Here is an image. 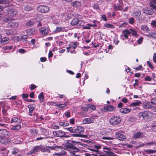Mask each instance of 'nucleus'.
I'll return each instance as SVG.
<instances>
[{
	"label": "nucleus",
	"instance_id": "55",
	"mask_svg": "<svg viewBox=\"0 0 156 156\" xmlns=\"http://www.w3.org/2000/svg\"><path fill=\"white\" fill-rule=\"evenodd\" d=\"M151 101L152 104L156 105V98H153L151 99Z\"/></svg>",
	"mask_w": 156,
	"mask_h": 156
},
{
	"label": "nucleus",
	"instance_id": "46",
	"mask_svg": "<svg viewBox=\"0 0 156 156\" xmlns=\"http://www.w3.org/2000/svg\"><path fill=\"white\" fill-rule=\"evenodd\" d=\"M66 129L70 132L72 133H75V129H73L72 127L67 128Z\"/></svg>",
	"mask_w": 156,
	"mask_h": 156
},
{
	"label": "nucleus",
	"instance_id": "38",
	"mask_svg": "<svg viewBox=\"0 0 156 156\" xmlns=\"http://www.w3.org/2000/svg\"><path fill=\"white\" fill-rule=\"evenodd\" d=\"M67 105V104L66 103H65L64 104H55V105L58 106V107L62 108L66 106Z\"/></svg>",
	"mask_w": 156,
	"mask_h": 156
},
{
	"label": "nucleus",
	"instance_id": "47",
	"mask_svg": "<svg viewBox=\"0 0 156 156\" xmlns=\"http://www.w3.org/2000/svg\"><path fill=\"white\" fill-rule=\"evenodd\" d=\"M77 43H72L71 44V47L72 48H73V49H75L76 48V47L77 45Z\"/></svg>",
	"mask_w": 156,
	"mask_h": 156
},
{
	"label": "nucleus",
	"instance_id": "19",
	"mask_svg": "<svg viewBox=\"0 0 156 156\" xmlns=\"http://www.w3.org/2000/svg\"><path fill=\"white\" fill-rule=\"evenodd\" d=\"M141 11L138 10L136 11H133L131 13V16L135 18H138L141 15Z\"/></svg>",
	"mask_w": 156,
	"mask_h": 156
},
{
	"label": "nucleus",
	"instance_id": "6",
	"mask_svg": "<svg viewBox=\"0 0 156 156\" xmlns=\"http://www.w3.org/2000/svg\"><path fill=\"white\" fill-rule=\"evenodd\" d=\"M40 33L43 36H47L49 32V28L48 27H44L39 29Z\"/></svg>",
	"mask_w": 156,
	"mask_h": 156
},
{
	"label": "nucleus",
	"instance_id": "9",
	"mask_svg": "<svg viewBox=\"0 0 156 156\" xmlns=\"http://www.w3.org/2000/svg\"><path fill=\"white\" fill-rule=\"evenodd\" d=\"M17 12V11L16 9L13 8L10 9L8 11V15L11 16H15Z\"/></svg>",
	"mask_w": 156,
	"mask_h": 156
},
{
	"label": "nucleus",
	"instance_id": "57",
	"mask_svg": "<svg viewBox=\"0 0 156 156\" xmlns=\"http://www.w3.org/2000/svg\"><path fill=\"white\" fill-rule=\"evenodd\" d=\"M151 129L153 131H156V124H154L151 126Z\"/></svg>",
	"mask_w": 156,
	"mask_h": 156
},
{
	"label": "nucleus",
	"instance_id": "1",
	"mask_svg": "<svg viewBox=\"0 0 156 156\" xmlns=\"http://www.w3.org/2000/svg\"><path fill=\"white\" fill-rule=\"evenodd\" d=\"M9 132L4 129H0V142L6 144L10 141V140L7 138L9 135Z\"/></svg>",
	"mask_w": 156,
	"mask_h": 156
},
{
	"label": "nucleus",
	"instance_id": "7",
	"mask_svg": "<svg viewBox=\"0 0 156 156\" xmlns=\"http://www.w3.org/2000/svg\"><path fill=\"white\" fill-rule=\"evenodd\" d=\"M37 9L39 12L44 13L47 12L49 10V8L46 5H39L37 7Z\"/></svg>",
	"mask_w": 156,
	"mask_h": 156
},
{
	"label": "nucleus",
	"instance_id": "53",
	"mask_svg": "<svg viewBox=\"0 0 156 156\" xmlns=\"http://www.w3.org/2000/svg\"><path fill=\"white\" fill-rule=\"evenodd\" d=\"M128 24V23L127 22H125L121 24L119 26V28H120L122 27H125Z\"/></svg>",
	"mask_w": 156,
	"mask_h": 156
},
{
	"label": "nucleus",
	"instance_id": "20",
	"mask_svg": "<svg viewBox=\"0 0 156 156\" xmlns=\"http://www.w3.org/2000/svg\"><path fill=\"white\" fill-rule=\"evenodd\" d=\"M131 109L127 108H122L120 110V112L122 113L127 114L130 112Z\"/></svg>",
	"mask_w": 156,
	"mask_h": 156
},
{
	"label": "nucleus",
	"instance_id": "61",
	"mask_svg": "<svg viewBox=\"0 0 156 156\" xmlns=\"http://www.w3.org/2000/svg\"><path fill=\"white\" fill-rule=\"evenodd\" d=\"M87 25L89 26V27H96L97 26V25L96 24H93L92 23H87Z\"/></svg>",
	"mask_w": 156,
	"mask_h": 156
},
{
	"label": "nucleus",
	"instance_id": "39",
	"mask_svg": "<svg viewBox=\"0 0 156 156\" xmlns=\"http://www.w3.org/2000/svg\"><path fill=\"white\" fill-rule=\"evenodd\" d=\"M87 107L88 108H90L91 109L94 110H95L96 108L95 105H93L87 104Z\"/></svg>",
	"mask_w": 156,
	"mask_h": 156
},
{
	"label": "nucleus",
	"instance_id": "59",
	"mask_svg": "<svg viewBox=\"0 0 156 156\" xmlns=\"http://www.w3.org/2000/svg\"><path fill=\"white\" fill-rule=\"evenodd\" d=\"M75 147L73 144L68 146V148L69 149V150H71Z\"/></svg>",
	"mask_w": 156,
	"mask_h": 156
},
{
	"label": "nucleus",
	"instance_id": "26",
	"mask_svg": "<svg viewBox=\"0 0 156 156\" xmlns=\"http://www.w3.org/2000/svg\"><path fill=\"white\" fill-rule=\"evenodd\" d=\"M72 5L74 7L78 8L81 6V3L78 1H75L73 2Z\"/></svg>",
	"mask_w": 156,
	"mask_h": 156
},
{
	"label": "nucleus",
	"instance_id": "60",
	"mask_svg": "<svg viewBox=\"0 0 156 156\" xmlns=\"http://www.w3.org/2000/svg\"><path fill=\"white\" fill-rule=\"evenodd\" d=\"M6 33L8 35H10L12 34V32L11 30H6L5 31Z\"/></svg>",
	"mask_w": 156,
	"mask_h": 156
},
{
	"label": "nucleus",
	"instance_id": "15",
	"mask_svg": "<svg viewBox=\"0 0 156 156\" xmlns=\"http://www.w3.org/2000/svg\"><path fill=\"white\" fill-rule=\"evenodd\" d=\"M94 119L93 118H88L84 119L83 121V123L84 124H90L94 122Z\"/></svg>",
	"mask_w": 156,
	"mask_h": 156
},
{
	"label": "nucleus",
	"instance_id": "42",
	"mask_svg": "<svg viewBox=\"0 0 156 156\" xmlns=\"http://www.w3.org/2000/svg\"><path fill=\"white\" fill-rule=\"evenodd\" d=\"M28 107L29 108V111L33 112L35 108V107L34 106L31 105H29L28 106Z\"/></svg>",
	"mask_w": 156,
	"mask_h": 156
},
{
	"label": "nucleus",
	"instance_id": "50",
	"mask_svg": "<svg viewBox=\"0 0 156 156\" xmlns=\"http://www.w3.org/2000/svg\"><path fill=\"white\" fill-rule=\"evenodd\" d=\"M151 24V26L156 28V20H153Z\"/></svg>",
	"mask_w": 156,
	"mask_h": 156
},
{
	"label": "nucleus",
	"instance_id": "5",
	"mask_svg": "<svg viewBox=\"0 0 156 156\" xmlns=\"http://www.w3.org/2000/svg\"><path fill=\"white\" fill-rule=\"evenodd\" d=\"M26 33L27 35H23L21 37V39L27 38V36H32L35 34L36 33V31L35 29L32 28L28 29L26 31Z\"/></svg>",
	"mask_w": 156,
	"mask_h": 156
},
{
	"label": "nucleus",
	"instance_id": "10",
	"mask_svg": "<svg viewBox=\"0 0 156 156\" xmlns=\"http://www.w3.org/2000/svg\"><path fill=\"white\" fill-rule=\"evenodd\" d=\"M152 104L151 102L145 101L142 104V107L145 109H148L152 107Z\"/></svg>",
	"mask_w": 156,
	"mask_h": 156
},
{
	"label": "nucleus",
	"instance_id": "16",
	"mask_svg": "<svg viewBox=\"0 0 156 156\" xmlns=\"http://www.w3.org/2000/svg\"><path fill=\"white\" fill-rule=\"evenodd\" d=\"M130 34H131L134 37H137L139 35L138 34L137 31L133 28H131L129 29Z\"/></svg>",
	"mask_w": 156,
	"mask_h": 156
},
{
	"label": "nucleus",
	"instance_id": "64",
	"mask_svg": "<svg viewBox=\"0 0 156 156\" xmlns=\"http://www.w3.org/2000/svg\"><path fill=\"white\" fill-rule=\"evenodd\" d=\"M85 22L83 20H80V23L79 25L80 26H83Z\"/></svg>",
	"mask_w": 156,
	"mask_h": 156
},
{
	"label": "nucleus",
	"instance_id": "40",
	"mask_svg": "<svg viewBox=\"0 0 156 156\" xmlns=\"http://www.w3.org/2000/svg\"><path fill=\"white\" fill-rule=\"evenodd\" d=\"M145 151L148 153L152 154L156 153V150H146Z\"/></svg>",
	"mask_w": 156,
	"mask_h": 156
},
{
	"label": "nucleus",
	"instance_id": "62",
	"mask_svg": "<svg viewBox=\"0 0 156 156\" xmlns=\"http://www.w3.org/2000/svg\"><path fill=\"white\" fill-rule=\"evenodd\" d=\"M153 61L155 63L156 62V53H154L153 56Z\"/></svg>",
	"mask_w": 156,
	"mask_h": 156
},
{
	"label": "nucleus",
	"instance_id": "32",
	"mask_svg": "<svg viewBox=\"0 0 156 156\" xmlns=\"http://www.w3.org/2000/svg\"><path fill=\"white\" fill-rule=\"evenodd\" d=\"M141 30L146 32L147 33L149 32V28L145 25H143L141 27Z\"/></svg>",
	"mask_w": 156,
	"mask_h": 156
},
{
	"label": "nucleus",
	"instance_id": "56",
	"mask_svg": "<svg viewBox=\"0 0 156 156\" xmlns=\"http://www.w3.org/2000/svg\"><path fill=\"white\" fill-rule=\"evenodd\" d=\"M64 115L67 118L69 117L70 116V112L68 111L65 112L64 113Z\"/></svg>",
	"mask_w": 156,
	"mask_h": 156
},
{
	"label": "nucleus",
	"instance_id": "29",
	"mask_svg": "<svg viewBox=\"0 0 156 156\" xmlns=\"http://www.w3.org/2000/svg\"><path fill=\"white\" fill-rule=\"evenodd\" d=\"M21 128V126L20 125L18 124L15 126H12L11 129L12 130H17Z\"/></svg>",
	"mask_w": 156,
	"mask_h": 156
},
{
	"label": "nucleus",
	"instance_id": "51",
	"mask_svg": "<svg viewBox=\"0 0 156 156\" xmlns=\"http://www.w3.org/2000/svg\"><path fill=\"white\" fill-rule=\"evenodd\" d=\"M150 5L152 9L156 10V5L153 4L152 2H150Z\"/></svg>",
	"mask_w": 156,
	"mask_h": 156
},
{
	"label": "nucleus",
	"instance_id": "30",
	"mask_svg": "<svg viewBox=\"0 0 156 156\" xmlns=\"http://www.w3.org/2000/svg\"><path fill=\"white\" fill-rule=\"evenodd\" d=\"M38 98L41 102H42L44 101V98L43 92L41 93L38 95Z\"/></svg>",
	"mask_w": 156,
	"mask_h": 156
},
{
	"label": "nucleus",
	"instance_id": "41",
	"mask_svg": "<svg viewBox=\"0 0 156 156\" xmlns=\"http://www.w3.org/2000/svg\"><path fill=\"white\" fill-rule=\"evenodd\" d=\"M39 148V147L38 146H36L34 147L33 149L30 151V154L34 153L37 152Z\"/></svg>",
	"mask_w": 156,
	"mask_h": 156
},
{
	"label": "nucleus",
	"instance_id": "43",
	"mask_svg": "<svg viewBox=\"0 0 156 156\" xmlns=\"http://www.w3.org/2000/svg\"><path fill=\"white\" fill-rule=\"evenodd\" d=\"M129 22L130 24H133L135 22L134 19L132 17L129 18Z\"/></svg>",
	"mask_w": 156,
	"mask_h": 156
},
{
	"label": "nucleus",
	"instance_id": "22",
	"mask_svg": "<svg viewBox=\"0 0 156 156\" xmlns=\"http://www.w3.org/2000/svg\"><path fill=\"white\" fill-rule=\"evenodd\" d=\"M70 151V155L71 156H73L77 152H78L79 150L76 147H75L71 150H69Z\"/></svg>",
	"mask_w": 156,
	"mask_h": 156
},
{
	"label": "nucleus",
	"instance_id": "45",
	"mask_svg": "<svg viewBox=\"0 0 156 156\" xmlns=\"http://www.w3.org/2000/svg\"><path fill=\"white\" fill-rule=\"evenodd\" d=\"M60 126H66L69 125V124L68 123H65L63 122H60L59 123Z\"/></svg>",
	"mask_w": 156,
	"mask_h": 156
},
{
	"label": "nucleus",
	"instance_id": "31",
	"mask_svg": "<svg viewBox=\"0 0 156 156\" xmlns=\"http://www.w3.org/2000/svg\"><path fill=\"white\" fill-rule=\"evenodd\" d=\"M146 36L147 37H151L154 39H156V33H149L147 34H146Z\"/></svg>",
	"mask_w": 156,
	"mask_h": 156
},
{
	"label": "nucleus",
	"instance_id": "48",
	"mask_svg": "<svg viewBox=\"0 0 156 156\" xmlns=\"http://www.w3.org/2000/svg\"><path fill=\"white\" fill-rule=\"evenodd\" d=\"M19 152V150L16 149L15 148L14 149L13 151H12V153L14 155H16V154H17Z\"/></svg>",
	"mask_w": 156,
	"mask_h": 156
},
{
	"label": "nucleus",
	"instance_id": "23",
	"mask_svg": "<svg viewBox=\"0 0 156 156\" xmlns=\"http://www.w3.org/2000/svg\"><path fill=\"white\" fill-rule=\"evenodd\" d=\"M144 136L143 133L140 132H137L133 135V138L134 139L139 138Z\"/></svg>",
	"mask_w": 156,
	"mask_h": 156
},
{
	"label": "nucleus",
	"instance_id": "11",
	"mask_svg": "<svg viewBox=\"0 0 156 156\" xmlns=\"http://www.w3.org/2000/svg\"><path fill=\"white\" fill-rule=\"evenodd\" d=\"M8 26L9 27L15 29L18 28L19 24L18 23L12 21L8 23Z\"/></svg>",
	"mask_w": 156,
	"mask_h": 156
},
{
	"label": "nucleus",
	"instance_id": "8",
	"mask_svg": "<svg viewBox=\"0 0 156 156\" xmlns=\"http://www.w3.org/2000/svg\"><path fill=\"white\" fill-rule=\"evenodd\" d=\"M53 134L57 137H67L66 136L65 132L60 130L54 132Z\"/></svg>",
	"mask_w": 156,
	"mask_h": 156
},
{
	"label": "nucleus",
	"instance_id": "12",
	"mask_svg": "<svg viewBox=\"0 0 156 156\" xmlns=\"http://www.w3.org/2000/svg\"><path fill=\"white\" fill-rule=\"evenodd\" d=\"M143 11L145 14L151 15L153 14L154 12L152 9L145 7L143 9Z\"/></svg>",
	"mask_w": 156,
	"mask_h": 156
},
{
	"label": "nucleus",
	"instance_id": "35",
	"mask_svg": "<svg viewBox=\"0 0 156 156\" xmlns=\"http://www.w3.org/2000/svg\"><path fill=\"white\" fill-rule=\"evenodd\" d=\"M23 9L27 11H30L33 9L32 7L29 5H25L23 6Z\"/></svg>",
	"mask_w": 156,
	"mask_h": 156
},
{
	"label": "nucleus",
	"instance_id": "54",
	"mask_svg": "<svg viewBox=\"0 0 156 156\" xmlns=\"http://www.w3.org/2000/svg\"><path fill=\"white\" fill-rule=\"evenodd\" d=\"M147 64L148 66L151 69H153L154 67L153 65L151 64V62L149 61H147Z\"/></svg>",
	"mask_w": 156,
	"mask_h": 156
},
{
	"label": "nucleus",
	"instance_id": "18",
	"mask_svg": "<svg viewBox=\"0 0 156 156\" xmlns=\"http://www.w3.org/2000/svg\"><path fill=\"white\" fill-rule=\"evenodd\" d=\"M122 33V34L121 35V37H122L123 36L126 39L128 38L129 35L130 34L129 30L127 29H125L123 30Z\"/></svg>",
	"mask_w": 156,
	"mask_h": 156
},
{
	"label": "nucleus",
	"instance_id": "17",
	"mask_svg": "<svg viewBox=\"0 0 156 156\" xmlns=\"http://www.w3.org/2000/svg\"><path fill=\"white\" fill-rule=\"evenodd\" d=\"M115 107L112 105H107L103 108V111L106 112H112L115 109Z\"/></svg>",
	"mask_w": 156,
	"mask_h": 156
},
{
	"label": "nucleus",
	"instance_id": "28",
	"mask_svg": "<svg viewBox=\"0 0 156 156\" xmlns=\"http://www.w3.org/2000/svg\"><path fill=\"white\" fill-rule=\"evenodd\" d=\"M141 104V102L140 101H136L133 102L131 103L130 105V107H135L139 106Z\"/></svg>",
	"mask_w": 156,
	"mask_h": 156
},
{
	"label": "nucleus",
	"instance_id": "63",
	"mask_svg": "<svg viewBox=\"0 0 156 156\" xmlns=\"http://www.w3.org/2000/svg\"><path fill=\"white\" fill-rule=\"evenodd\" d=\"M31 132L34 135H36L37 133V131L35 129H32L31 130Z\"/></svg>",
	"mask_w": 156,
	"mask_h": 156
},
{
	"label": "nucleus",
	"instance_id": "14",
	"mask_svg": "<svg viewBox=\"0 0 156 156\" xmlns=\"http://www.w3.org/2000/svg\"><path fill=\"white\" fill-rule=\"evenodd\" d=\"M67 29L64 27H58L53 32L55 33L60 32H66Z\"/></svg>",
	"mask_w": 156,
	"mask_h": 156
},
{
	"label": "nucleus",
	"instance_id": "33",
	"mask_svg": "<svg viewBox=\"0 0 156 156\" xmlns=\"http://www.w3.org/2000/svg\"><path fill=\"white\" fill-rule=\"evenodd\" d=\"M9 3V0H0V4L5 5L6 6L8 5Z\"/></svg>",
	"mask_w": 156,
	"mask_h": 156
},
{
	"label": "nucleus",
	"instance_id": "13",
	"mask_svg": "<svg viewBox=\"0 0 156 156\" xmlns=\"http://www.w3.org/2000/svg\"><path fill=\"white\" fill-rule=\"evenodd\" d=\"M115 137L120 140H125L126 139V137L125 135L119 133H116Z\"/></svg>",
	"mask_w": 156,
	"mask_h": 156
},
{
	"label": "nucleus",
	"instance_id": "44",
	"mask_svg": "<svg viewBox=\"0 0 156 156\" xmlns=\"http://www.w3.org/2000/svg\"><path fill=\"white\" fill-rule=\"evenodd\" d=\"M114 9L116 10H121L122 9V6L120 5H118V6L115 5L114 6Z\"/></svg>",
	"mask_w": 156,
	"mask_h": 156
},
{
	"label": "nucleus",
	"instance_id": "3",
	"mask_svg": "<svg viewBox=\"0 0 156 156\" xmlns=\"http://www.w3.org/2000/svg\"><path fill=\"white\" fill-rule=\"evenodd\" d=\"M121 120V119L119 116H114L110 119L109 122L111 125L115 126L119 124Z\"/></svg>",
	"mask_w": 156,
	"mask_h": 156
},
{
	"label": "nucleus",
	"instance_id": "49",
	"mask_svg": "<svg viewBox=\"0 0 156 156\" xmlns=\"http://www.w3.org/2000/svg\"><path fill=\"white\" fill-rule=\"evenodd\" d=\"M144 80L145 81H150L152 80V78L151 77H150L149 76H146L144 78Z\"/></svg>",
	"mask_w": 156,
	"mask_h": 156
},
{
	"label": "nucleus",
	"instance_id": "36",
	"mask_svg": "<svg viewBox=\"0 0 156 156\" xmlns=\"http://www.w3.org/2000/svg\"><path fill=\"white\" fill-rule=\"evenodd\" d=\"M105 152L107 154L108 156H117L115 153L111 151H105Z\"/></svg>",
	"mask_w": 156,
	"mask_h": 156
},
{
	"label": "nucleus",
	"instance_id": "27",
	"mask_svg": "<svg viewBox=\"0 0 156 156\" xmlns=\"http://www.w3.org/2000/svg\"><path fill=\"white\" fill-rule=\"evenodd\" d=\"M9 107L8 106L5 105L3 107L2 113L4 115H7V111L9 109Z\"/></svg>",
	"mask_w": 156,
	"mask_h": 156
},
{
	"label": "nucleus",
	"instance_id": "21",
	"mask_svg": "<svg viewBox=\"0 0 156 156\" xmlns=\"http://www.w3.org/2000/svg\"><path fill=\"white\" fill-rule=\"evenodd\" d=\"M21 121L22 120L20 119H18L16 117H14L12 118L10 123H20L21 122Z\"/></svg>",
	"mask_w": 156,
	"mask_h": 156
},
{
	"label": "nucleus",
	"instance_id": "37",
	"mask_svg": "<svg viewBox=\"0 0 156 156\" xmlns=\"http://www.w3.org/2000/svg\"><path fill=\"white\" fill-rule=\"evenodd\" d=\"M104 26L106 28L110 29H114V28L113 25L109 23H105L104 24Z\"/></svg>",
	"mask_w": 156,
	"mask_h": 156
},
{
	"label": "nucleus",
	"instance_id": "58",
	"mask_svg": "<svg viewBox=\"0 0 156 156\" xmlns=\"http://www.w3.org/2000/svg\"><path fill=\"white\" fill-rule=\"evenodd\" d=\"M71 142L73 144L76 145V144H78L79 145H81V143L79 142H77L74 140H72L71 141Z\"/></svg>",
	"mask_w": 156,
	"mask_h": 156
},
{
	"label": "nucleus",
	"instance_id": "52",
	"mask_svg": "<svg viewBox=\"0 0 156 156\" xmlns=\"http://www.w3.org/2000/svg\"><path fill=\"white\" fill-rule=\"evenodd\" d=\"M143 40V37H141L137 41V43L138 44H140L141 43Z\"/></svg>",
	"mask_w": 156,
	"mask_h": 156
},
{
	"label": "nucleus",
	"instance_id": "4",
	"mask_svg": "<svg viewBox=\"0 0 156 156\" xmlns=\"http://www.w3.org/2000/svg\"><path fill=\"white\" fill-rule=\"evenodd\" d=\"M75 134H72V136L74 137H82V135L80 134L83 133L84 131V128L80 126H78L77 128L75 129Z\"/></svg>",
	"mask_w": 156,
	"mask_h": 156
},
{
	"label": "nucleus",
	"instance_id": "34",
	"mask_svg": "<svg viewBox=\"0 0 156 156\" xmlns=\"http://www.w3.org/2000/svg\"><path fill=\"white\" fill-rule=\"evenodd\" d=\"M34 22L33 20H31L26 23V26L29 27H30L34 25Z\"/></svg>",
	"mask_w": 156,
	"mask_h": 156
},
{
	"label": "nucleus",
	"instance_id": "24",
	"mask_svg": "<svg viewBox=\"0 0 156 156\" xmlns=\"http://www.w3.org/2000/svg\"><path fill=\"white\" fill-rule=\"evenodd\" d=\"M79 23H80V20L76 18L73 19L72 20L71 22V24L73 26H76L79 25Z\"/></svg>",
	"mask_w": 156,
	"mask_h": 156
},
{
	"label": "nucleus",
	"instance_id": "25",
	"mask_svg": "<svg viewBox=\"0 0 156 156\" xmlns=\"http://www.w3.org/2000/svg\"><path fill=\"white\" fill-rule=\"evenodd\" d=\"M9 39V37H5L2 38L1 40V43L2 44H6Z\"/></svg>",
	"mask_w": 156,
	"mask_h": 156
},
{
	"label": "nucleus",
	"instance_id": "2",
	"mask_svg": "<svg viewBox=\"0 0 156 156\" xmlns=\"http://www.w3.org/2000/svg\"><path fill=\"white\" fill-rule=\"evenodd\" d=\"M151 113L148 111L142 112L139 113L138 117L140 119L147 120L151 118Z\"/></svg>",
	"mask_w": 156,
	"mask_h": 156
}]
</instances>
